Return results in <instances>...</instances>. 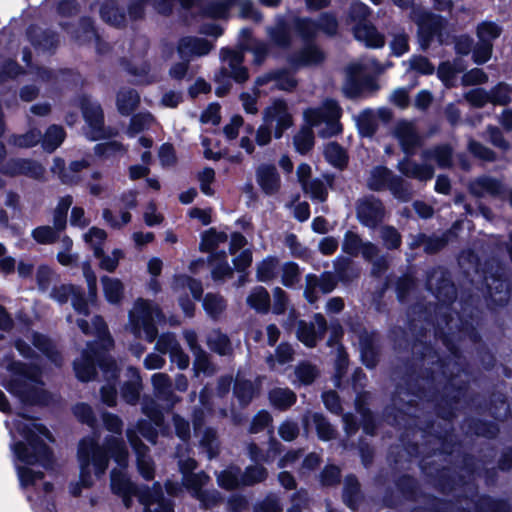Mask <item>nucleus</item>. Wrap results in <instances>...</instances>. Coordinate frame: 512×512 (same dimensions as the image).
I'll return each mask as SVG.
<instances>
[{"label":"nucleus","instance_id":"64","mask_svg":"<svg viewBox=\"0 0 512 512\" xmlns=\"http://www.w3.org/2000/svg\"><path fill=\"white\" fill-rule=\"evenodd\" d=\"M466 99L474 106H482L490 101V95L482 89H473L466 94Z\"/></svg>","mask_w":512,"mask_h":512},{"label":"nucleus","instance_id":"55","mask_svg":"<svg viewBox=\"0 0 512 512\" xmlns=\"http://www.w3.org/2000/svg\"><path fill=\"white\" fill-rule=\"evenodd\" d=\"M295 374L300 383L309 384L317 376V371L312 365L303 363L296 368Z\"/></svg>","mask_w":512,"mask_h":512},{"label":"nucleus","instance_id":"11","mask_svg":"<svg viewBox=\"0 0 512 512\" xmlns=\"http://www.w3.org/2000/svg\"><path fill=\"white\" fill-rule=\"evenodd\" d=\"M412 19L418 25L419 41L422 47H427L430 39L440 34L443 27V20L431 13L415 8L412 11Z\"/></svg>","mask_w":512,"mask_h":512},{"label":"nucleus","instance_id":"15","mask_svg":"<svg viewBox=\"0 0 512 512\" xmlns=\"http://www.w3.org/2000/svg\"><path fill=\"white\" fill-rule=\"evenodd\" d=\"M326 331V321L324 317L317 314L314 318V323L311 325L300 321L298 324L297 337L306 346L313 347L319 338L323 336Z\"/></svg>","mask_w":512,"mask_h":512},{"label":"nucleus","instance_id":"18","mask_svg":"<svg viewBox=\"0 0 512 512\" xmlns=\"http://www.w3.org/2000/svg\"><path fill=\"white\" fill-rule=\"evenodd\" d=\"M246 245V239L239 233H234L230 240V253L234 255L233 263L236 269L242 271L252 262V253L249 249H243Z\"/></svg>","mask_w":512,"mask_h":512},{"label":"nucleus","instance_id":"13","mask_svg":"<svg viewBox=\"0 0 512 512\" xmlns=\"http://www.w3.org/2000/svg\"><path fill=\"white\" fill-rule=\"evenodd\" d=\"M51 297L59 303H64L71 297L72 305L79 315H88L89 301L80 293L77 287L72 285H62L54 288Z\"/></svg>","mask_w":512,"mask_h":512},{"label":"nucleus","instance_id":"33","mask_svg":"<svg viewBox=\"0 0 512 512\" xmlns=\"http://www.w3.org/2000/svg\"><path fill=\"white\" fill-rule=\"evenodd\" d=\"M399 169L403 174L409 177L417 178L419 180L430 179L433 175V170L430 166H419L415 163L410 162L409 160L402 161L399 164Z\"/></svg>","mask_w":512,"mask_h":512},{"label":"nucleus","instance_id":"41","mask_svg":"<svg viewBox=\"0 0 512 512\" xmlns=\"http://www.w3.org/2000/svg\"><path fill=\"white\" fill-rule=\"evenodd\" d=\"M173 288L176 292H181L188 288L194 298H199L202 293L201 284L188 276L176 277Z\"/></svg>","mask_w":512,"mask_h":512},{"label":"nucleus","instance_id":"31","mask_svg":"<svg viewBox=\"0 0 512 512\" xmlns=\"http://www.w3.org/2000/svg\"><path fill=\"white\" fill-rule=\"evenodd\" d=\"M184 337L192 350L195 361L194 367L197 371L207 372L208 370V358L206 354L196 344V334L193 331H186Z\"/></svg>","mask_w":512,"mask_h":512},{"label":"nucleus","instance_id":"53","mask_svg":"<svg viewBox=\"0 0 512 512\" xmlns=\"http://www.w3.org/2000/svg\"><path fill=\"white\" fill-rule=\"evenodd\" d=\"M212 275L215 279H223L231 276L232 270L227 261L220 260L219 256L211 257Z\"/></svg>","mask_w":512,"mask_h":512},{"label":"nucleus","instance_id":"19","mask_svg":"<svg viewBox=\"0 0 512 512\" xmlns=\"http://www.w3.org/2000/svg\"><path fill=\"white\" fill-rule=\"evenodd\" d=\"M90 162L87 159L73 161L68 169L64 167V161L55 159L52 167L53 173L57 174L64 183H75L78 181L77 173L89 167Z\"/></svg>","mask_w":512,"mask_h":512},{"label":"nucleus","instance_id":"14","mask_svg":"<svg viewBox=\"0 0 512 512\" xmlns=\"http://www.w3.org/2000/svg\"><path fill=\"white\" fill-rule=\"evenodd\" d=\"M310 175L311 167L309 165L303 163L298 166L297 176L305 192L308 193L312 199L324 201L327 196L326 184L318 179L309 181Z\"/></svg>","mask_w":512,"mask_h":512},{"label":"nucleus","instance_id":"21","mask_svg":"<svg viewBox=\"0 0 512 512\" xmlns=\"http://www.w3.org/2000/svg\"><path fill=\"white\" fill-rule=\"evenodd\" d=\"M306 282L305 297L310 303L315 302L318 292L323 294L329 293L335 286L330 276H323L321 280H318L315 276L308 275Z\"/></svg>","mask_w":512,"mask_h":512},{"label":"nucleus","instance_id":"42","mask_svg":"<svg viewBox=\"0 0 512 512\" xmlns=\"http://www.w3.org/2000/svg\"><path fill=\"white\" fill-rule=\"evenodd\" d=\"M65 134L61 127L51 126L44 137L43 146L48 151H54L64 140Z\"/></svg>","mask_w":512,"mask_h":512},{"label":"nucleus","instance_id":"16","mask_svg":"<svg viewBox=\"0 0 512 512\" xmlns=\"http://www.w3.org/2000/svg\"><path fill=\"white\" fill-rule=\"evenodd\" d=\"M82 110L84 118L90 128V131L88 132L89 137L92 140L103 137V114L100 106L91 100L85 99L82 105Z\"/></svg>","mask_w":512,"mask_h":512},{"label":"nucleus","instance_id":"52","mask_svg":"<svg viewBox=\"0 0 512 512\" xmlns=\"http://www.w3.org/2000/svg\"><path fill=\"white\" fill-rule=\"evenodd\" d=\"M238 473L239 471L234 468L223 471L218 475L219 484L226 489L237 487L240 483H242V479L239 478Z\"/></svg>","mask_w":512,"mask_h":512},{"label":"nucleus","instance_id":"4","mask_svg":"<svg viewBox=\"0 0 512 512\" xmlns=\"http://www.w3.org/2000/svg\"><path fill=\"white\" fill-rule=\"evenodd\" d=\"M384 70L381 65L371 59L353 63L348 68V79L343 86V93L349 98L359 97L365 93H373L379 85L373 78H368L369 73H381Z\"/></svg>","mask_w":512,"mask_h":512},{"label":"nucleus","instance_id":"34","mask_svg":"<svg viewBox=\"0 0 512 512\" xmlns=\"http://www.w3.org/2000/svg\"><path fill=\"white\" fill-rule=\"evenodd\" d=\"M83 240L93 249L94 256L100 257L102 255L101 245L106 240V232L100 228L92 227L83 234Z\"/></svg>","mask_w":512,"mask_h":512},{"label":"nucleus","instance_id":"6","mask_svg":"<svg viewBox=\"0 0 512 512\" xmlns=\"http://www.w3.org/2000/svg\"><path fill=\"white\" fill-rule=\"evenodd\" d=\"M160 316L158 307L150 302L139 299L135 302L129 314L130 326L137 336L144 335L149 341H153L156 335L154 321Z\"/></svg>","mask_w":512,"mask_h":512},{"label":"nucleus","instance_id":"25","mask_svg":"<svg viewBox=\"0 0 512 512\" xmlns=\"http://www.w3.org/2000/svg\"><path fill=\"white\" fill-rule=\"evenodd\" d=\"M101 284L105 299L110 304H118L123 298L124 285L118 278L103 276Z\"/></svg>","mask_w":512,"mask_h":512},{"label":"nucleus","instance_id":"26","mask_svg":"<svg viewBox=\"0 0 512 512\" xmlns=\"http://www.w3.org/2000/svg\"><path fill=\"white\" fill-rule=\"evenodd\" d=\"M381 203L375 200H366L358 206V216L366 225H374L382 218Z\"/></svg>","mask_w":512,"mask_h":512},{"label":"nucleus","instance_id":"20","mask_svg":"<svg viewBox=\"0 0 512 512\" xmlns=\"http://www.w3.org/2000/svg\"><path fill=\"white\" fill-rule=\"evenodd\" d=\"M257 183L267 195L275 194L280 188V178L275 167L262 165L257 170Z\"/></svg>","mask_w":512,"mask_h":512},{"label":"nucleus","instance_id":"1","mask_svg":"<svg viewBox=\"0 0 512 512\" xmlns=\"http://www.w3.org/2000/svg\"><path fill=\"white\" fill-rule=\"evenodd\" d=\"M14 427L26 441V443L19 442L13 446L20 484L23 487L36 485L42 479V473L34 471L28 466L38 462L43 466L49 464L50 451L45 441H51V435L45 427L38 425L35 420L24 417L18 419L14 423Z\"/></svg>","mask_w":512,"mask_h":512},{"label":"nucleus","instance_id":"56","mask_svg":"<svg viewBox=\"0 0 512 512\" xmlns=\"http://www.w3.org/2000/svg\"><path fill=\"white\" fill-rule=\"evenodd\" d=\"M312 418L319 437L323 440L332 438L334 430L330 424L321 415L314 414Z\"/></svg>","mask_w":512,"mask_h":512},{"label":"nucleus","instance_id":"12","mask_svg":"<svg viewBox=\"0 0 512 512\" xmlns=\"http://www.w3.org/2000/svg\"><path fill=\"white\" fill-rule=\"evenodd\" d=\"M224 62L223 70L217 80L224 79L226 75L231 76L237 82H243L248 78L247 70L241 66L243 54L241 52L224 50L222 52Z\"/></svg>","mask_w":512,"mask_h":512},{"label":"nucleus","instance_id":"7","mask_svg":"<svg viewBox=\"0 0 512 512\" xmlns=\"http://www.w3.org/2000/svg\"><path fill=\"white\" fill-rule=\"evenodd\" d=\"M368 15V8L360 2L351 5L348 20L355 23L353 32L358 41L365 43L371 48H378L384 45V37L374 26L365 22Z\"/></svg>","mask_w":512,"mask_h":512},{"label":"nucleus","instance_id":"29","mask_svg":"<svg viewBox=\"0 0 512 512\" xmlns=\"http://www.w3.org/2000/svg\"><path fill=\"white\" fill-rule=\"evenodd\" d=\"M139 94L133 89H122L117 95V108L122 115H128L138 106Z\"/></svg>","mask_w":512,"mask_h":512},{"label":"nucleus","instance_id":"3","mask_svg":"<svg viewBox=\"0 0 512 512\" xmlns=\"http://www.w3.org/2000/svg\"><path fill=\"white\" fill-rule=\"evenodd\" d=\"M78 461L80 477L79 483L70 487L73 495L80 494L79 485L84 488L90 487L96 479L104 474L108 464L106 451L99 447L93 438L81 441L78 450Z\"/></svg>","mask_w":512,"mask_h":512},{"label":"nucleus","instance_id":"38","mask_svg":"<svg viewBox=\"0 0 512 512\" xmlns=\"http://www.w3.org/2000/svg\"><path fill=\"white\" fill-rule=\"evenodd\" d=\"M295 394L289 389L277 388L271 391L270 401L272 405L285 409L295 402Z\"/></svg>","mask_w":512,"mask_h":512},{"label":"nucleus","instance_id":"45","mask_svg":"<svg viewBox=\"0 0 512 512\" xmlns=\"http://www.w3.org/2000/svg\"><path fill=\"white\" fill-rule=\"evenodd\" d=\"M203 306L210 316L217 317L225 309V302L218 295L207 294L204 298Z\"/></svg>","mask_w":512,"mask_h":512},{"label":"nucleus","instance_id":"9","mask_svg":"<svg viewBox=\"0 0 512 512\" xmlns=\"http://www.w3.org/2000/svg\"><path fill=\"white\" fill-rule=\"evenodd\" d=\"M263 119L264 123L273 130L276 138H280L284 131L293 125V116L282 100L273 101L264 110Z\"/></svg>","mask_w":512,"mask_h":512},{"label":"nucleus","instance_id":"48","mask_svg":"<svg viewBox=\"0 0 512 512\" xmlns=\"http://www.w3.org/2000/svg\"><path fill=\"white\" fill-rule=\"evenodd\" d=\"M357 126L364 136H371L374 132V116L372 111L365 110L357 116Z\"/></svg>","mask_w":512,"mask_h":512},{"label":"nucleus","instance_id":"43","mask_svg":"<svg viewBox=\"0 0 512 512\" xmlns=\"http://www.w3.org/2000/svg\"><path fill=\"white\" fill-rule=\"evenodd\" d=\"M328 162L336 167H342L346 163V155L343 149L336 143H329L324 150Z\"/></svg>","mask_w":512,"mask_h":512},{"label":"nucleus","instance_id":"61","mask_svg":"<svg viewBox=\"0 0 512 512\" xmlns=\"http://www.w3.org/2000/svg\"><path fill=\"white\" fill-rule=\"evenodd\" d=\"M282 281L286 286H291L297 281L299 276L298 266L294 263H287L283 266Z\"/></svg>","mask_w":512,"mask_h":512},{"label":"nucleus","instance_id":"57","mask_svg":"<svg viewBox=\"0 0 512 512\" xmlns=\"http://www.w3.org/2000/svg\"><path fill=\"white\" fill-rule=\"evenodd\" d=\"M390 48L395 56H401L408 51V39L405 34L398 33L393 36Z\"/></svg>","mask_w":512,"mask_h":512},{"label":"nucleus","instance_id":"51","mask_svg":"<svg viewBox=\"0 0 512 512\" xmlns=\"http://www.w3.org/2000/svg\"><path fill=\"white\" fill-rule=\"evenodd\" d=\"M83 275L86 279L88 291H89V302H95L97 298V279L96 275L93 272L91 265L88 262L83 263L82 265Z\"/></svg>","mask_w":512,"mask_h":512},{"label":"nucleus","instance_id":"17","mask_svg":"<svg viewBox=\"0 0 512 512\" xmlns=\"http://www.w3.org/2000/svg\"><path fill=\"white\" fill-rule=\"evenodd\" d=\"M156 349L161 353H169L171 361L176 363L180 369L188 367L189 358L182 352L173 335H162L156 343Z\"/></svg>","mask_w":512,"mask_h":512},{"label":"nucleus","instance_id":"27","mask_svg":"<svg viewBox=\"0 0 512 512\" xmlns=\"http://www.w3.org/2000/svg\"><path fill=\"white\" fill-rule=\"evenodd\" d=\"M139 500L145 506V512H173L169 503L164 502L158 491L139 492Z\"/></svg>","mask_w":512,"mask_h":512},{"label":"nucleus","instance_id":"54","mask_svg":"<svg viewBox=\"0 0 512 512\" xmlns=\"http://www.w3.org/2000/svg\"><path fill=\"white\" fill-rule=\"evenodd\" d=\"M460 72L454 64L445 62L438 68V76L446 86H452L455 75Z\"/></svg>","mask_w":512,"mask_h":512},{"label":"nucleus","instance_id":"39","mask_svg":"<svg viewBox=\"0 0 512 512\" xmlns=\"http://www.w3.org/2000/svg\"><path fill=\"white\" fill-rule=\"evenodd\" d=\"M129 373L131 375V380L124 386L122 395L128 403H134L139 397L140 377L137 371L133 368L129 369Z\"/></svg>","mask_w":512,"mask_h":512},{"label":"nucleus","instance_id":"24","mask_svg":"<svg viewBox=\"0 0 512 512\" xmlns=\"http://www.w3.org/2000/svg\"><path fill=\"white\" fill-rule=\"evenodd\" d=\"M111 487L115 493L123 497L124 504L129 506V497L131 494L136 493V489L126 475L118 472L116 469L112 470Z\"/></svg>","mask_w":512,"mask_h":512},{"label":"nucleus","instance_id":"44","mask_svg":"<svg viewBox=\"0 0 512 512\" xmlns=\"http://www.w3.org/2000/svg\"><path fill=\"white\" fill-rule=\"evenodd\" d=\"M323 60V53L315 46L309 45L303 49L299 58L295 61L296 65H312Z\"/></svg>","mask_w":512,"mask_h":512},{"label":"nucleus","instance_id":"37","mask_svg":"<svg viewBox=\"0 0 512 512\" xmlns=\"http://www.w3.org/2000/svg\"><path fill=\"white\" fill-rule=\"evenodd\" d=\"M502 29L494 22H482L477 27V36L479 42L483 44H491L492 40L498 38Z\"/></svg>","mask_w":512,"mask_h":512},{"label":"nucleus","instance_id":"62","mask_svg":"<svg viewBox=\"0 0 512 512\" xmlns=\"http://www.w3.org/2000/svg\"><path fill=\"white\" fill-rule=\"evenodd\" d=\"M362 244L363 243L361 242V240L359 239V237L356 234H354L352 232H348L345 236V240L343 243V249L347 253L356 254V253L360 252Z\"/></svg>","mask_w":512,"mask_h":512},{"label":"nucleus","instance_id":"22","mask_svg":"<svg viewBox=\"0 0 512 512\" xmlns=\"http://www.w3.org/2000/svg\"><path fill=\"white\" fill-rule=\"evenodd\" d=\"M127 435L137 455L139 472L145 479H152L154 472L153 465L151 459L145 453V447L138 443L137 436L132 430H128Z\"/></svg>","mask_w":512,"mask_h":512},{"label":"nucleus","instance_id":"28","mask_svg":"<svg viewBox=\"0 0 512 512\" xmlns=\"http://www.w3.org/2000/svg\"><path fill=\"white\" fill-rule=\"evenodd\" d=\"M271 83V88L277 87L281 90H291L296 86V80L288 72H280L277 74H269L264 77H260L257 80L258 86Z\"/></svg>","mask_w":512,"mask_h":512},{"label":"nucleus","instance_id":"50","mask_svg":"<svg viewBox=\"0 0 512 512\" xmlns=\"http://www.w3.org/2000/svg\"><path fill=\"white\" fill-rule=\"evenodd\" d=\"M108 449L118 465L121 468L125 467L127 463V451L122 442L114 438L108 442Z\"/></svg>","mask_w":512,"mask_h":512},{"label":"nucleus","instance_id":"47","mask_svg":"<svg viewBox=\"0 0 512 512\" xmlns=\"http://www.w3.org/2000/svg\"><path fill=\"white\" fill-rule=\"evenodd\" d=\"M101 17L104 21L114 26H120L124 23L125 20L124 15L118 12V9L115 7L113 1H110V3L102 7Z\"/></svg>","mask_w":512,"mask_h":512},{"label":"nucleus","instance_id":"30","mask_svg":"<svg viewBox=\"0 0 512 512\" xmlns=\"http://www.w3.org/2000/svg\"><path fill=\"white\" fill-rule=\"evenodd\" d=\"M395 135L398 138L403 149L408 152L418 143V136L414 130V127L409 122L398 123Z\"/></svg>","mask_w":512,"mask_h":512},{"label":"nucleus","instance_id":"8","mask_svg":"<svg viewBox=\"0 0 512 512\" xmlns=\"http://www.w3.org/2000/svg\"><path fill=\"white\" fill-rule=\"evenodd\" d=\"M89 352H85L80 359L74 363V369L76 376L81 381L91 380L95 373L94 360H96L107 380L116 376L115 363L107 357L103 352L94 350L93 347H89Z\"/></svg>","mask_w":512,"mask_h":512},{"label":"nucleus","instance_id":"5","mask_svg":"<svg viewBox=\"0 0 512 512\" xmlns=\"http://www.w3.org/2000/svg\"><path fill=\"white\" fill-rule=\"evenodd\" d=\"M7 377L9 379L5 381L4 385L11 393L18 395L27 402H43L40 396L42 390L39 387L35 372L28 371L21 364L16 363L8 368Z\"/></svg>","mask_w":512,"mask_h":512},{"label":"nucleus","instance_id":"40","mask_svg":"<svg viewBox=\"0 0 512 512\" xmlns=\"http://www.w3.org/2000/svg\"><path fill=\"white\" fill-rule=\"evenodd\" d=\"M293 359V350L288 344H281L278 346L275 352V356L267 358V363L273 369L277 366L284 365Z\"/></svg>","mask_w":512,"mask_h":512},{"label":"nucleus","instance_id":"10","mask_svg":"<svg viewBox=\"0 0 512 512\" xmlns=\"http://www.w3.org/2000/svg\"><path fill=\"white\" fill-rule=\"evenodd\" d=\"M73 199L71 196H66L62 198L54 213V226L55 228H51L49 226H42L36 228L33 231L34 239L42 244L51 243L55 240L57 236V232L62 230L66 224V213L69 207L72 205Z\"/></svg>","mask_w":512,"mask_h":512},{"label":"nucleus","instance_id":"63","mask_svg":"<svg viewBox=\"0 0 512 512\" xmlns=\"http://www.w3.org/2000/svg\"><path fill=\"white\" fill-rule=\"evenodd\" d=\"M487 80L486 74L478 68L472 69L466 74H464L462 78V82L465 85H474L484 83Z\"/></svg>","mask_w":512,"mask_h":512},{"label":"nucleus","instance_id":"35","mask_svg":"<svg viewBox=\"0 0 512 512\" xmlns=\"http://www.w3.org/2000/svg\"><path fill=\"white\" fill-rule=\"evenodd\" d=\"M247 303L259 312H266L269 308L270 297L263 287H256L248 296Z\"/></svg>","mask_w":512,"mask_h":512},{"label":"nucleus","instance_id":"23","mask_svg":"<svg viewBox=\"0 0 512 512\" xmlns=\"http://www.w3.org/2000/svg\"><path fill=\"white\" fill-rule=\"evenodd\" d=\"M211 48V43L206 40L186 37L180 41L178 51L182 57L202 56L207 54Z\"/></svg>","mask_w":512,"mask_h":512},{"label":"nucleus","instance_id":"49","mask_svg":"<svg viewBox=\"0 0 512 512\" xmlns=\"http://www.w3.org/2000/svg\"><path fill=\"white\" fill-rule=\"evenodd\" d=\"M277 261L274 258L264 259L257 268V277L260 281H268L275 276Z\"/></svg>","mask_w":512,"mask_h":512},{"label":"nucleus","instance_id":"58","mask_svg":"<svg viewBox=\"0 0 512 512\" xmlns=\"http://www.w3.org/2000/svg\"><path fill=\"white\" fill-rule=\"evenodd\" d=\"M511 90L505 84L498 85L490 96V101L496 104H506L510 101Z\"/></svg>","mask_w":512,"mask_h":512},{"label":"nucleus","instance_id":"36","mask_svg":"<svg viewBox=\"0 0 512 512\" xmlns=\"http://www.w3.org/2000/svg\"><path fill=\"white\" fill-rule=\"evenodd\" d=\"M226 240L227 235L225 233L217 232L215 229H210L203 234L200 248L202 251L212 252Z\"/></svg>","mask_w":512,"mask_h":512},{"label":"nucleus","instance_id":"46","mask_svg":"<svg viewBox=\"0 0 512 512\" xmlns=\"http://www.w3.org/2000/svg\"><path fill=\"white\" fill-rule=\"evenodd\" d=\"M123 257L124 253L121 249H114L110 255H105L102 251V255L97 258L100 259L99 266L101 269H104L108 272H113Z\"/></svg>","mask_w":512,"mask_h":512},{"label":"nucleus","instance_id":"32","mask_svg":"<svg viewBox=\"0 0 512 512\" xmlns=\"http://www.w3.org/2000/svg\"><path fill=\"white\" fill-rule=\"evenodd\" d=\"M155 122V118L151 113H138L131 118L127 134L130 137H134L136 134L151 128Z\"/></svg>","mask_w":512,"mask_h":512},{"label":"nucleus","instance_id":"59","mask_svg":"<svg viewBox=\"0 0 512 512\" xmlns=\"http://www.w3.org/2000/svg\"><path fill=\"white\" fill-rule=\"evenodd\" d=\"M266 476V472L262 467L253 466L247 469L245 475L242 477V483L250 485L262 481Z\"/></svg>","mask_w":512,"mask_h":512},{"label":"nucleus","instance_id":"2","mask_svg":"<svg viewBox=\"0 0 512 512\" xmlns=\"http://www.w3.org/2000/svg\"><path fill=\"white\" fill-rule=\"evenodd\" d=\"M303 116L309 127L301 129L294 137V145L300 153H306L313 146L312 127L318 128V133L323 137L341 132V108L333 100H326L320 108L306 109Z\"/></svg>","mask_w":512,"mask_h":512},{"label":"nucleus","instance_id":"60","mask_svg":"<svg viewBox=\"0 0 512 512\" xmlns=\"http://www.w3.org/2000/svg\"><path fill=\"white\" fill-rule=\"evenodd\" d=\"M409 65L412 70H415L422 74H431L434 71V67L426 58L423 57H412L409 60Z\"/></svg>","mask_w":512,"mask_h":512}]
</instances>
